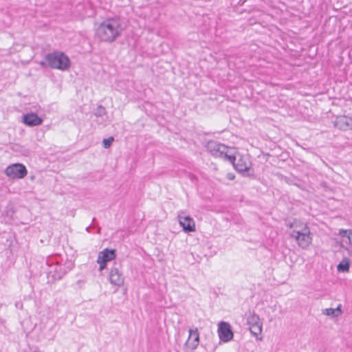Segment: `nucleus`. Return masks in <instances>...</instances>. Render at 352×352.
<instances>
[{
	"label": "nucleus",
	"instance_id": "obj_1",
	"mask_svg": "<svg viewBox=\"0 0 352 352\" xmlns=\"http://www.w3.org/2000/svg\"><path fill=\"white\" fill-rule=\"evenodd\" d=\"M119 19H109L96 29V36L102 42H113L122 31Z\"/></svg>",
	"mask_w": 352,
	"mask_h": 352
},
{
	"label": "nucleus",
	"instance_id": "obj_2",
	"mask_svg": "<svg viewBox=\"0 0 352 352\" xmlns=\"http://www.w3.org/2000/svg\"><path fill=\"white\" fill-rule=\"evenodd\" d=\"M289 236L302 248L307 249L312 242L311 233L306 223L300 221H294L289 223Z\"/></svg>",
	"mask_w": 352,
	"mask_h": 352
},
{
	"label": "nucleus",
	"instance_id": "obj_3",
	"mask_svg": "<svg viewBox=\"0 0 352 352\" xmlns=\"http://www.w3.org/2000/svg\"><path fill=\"white\" fill-rule=\"evenodd\" d=\"M40 65L60 71H67L71 67V60L63 52L56 51L46 54L44 60L41 61Z\"/></svg>",
	"mask_w": 352,
	"mask_h": 352
},
{
	"label": "nucleus",
	"instance_id": "obj_4",
	"mask_svg": "<svg viewBox=\"0 0 352 352\" xmlns=\"http://www.w3.org/2000/svg\"><path fill=\"white\" fill-rule=\"evenodd\" d=\"M207 151L214 157L222 158L228 162L234 160L237 150L234 147H228L215 141H209L206 144Z\"/></svg>",
	"mask_w": 352,
	"mask_h": 352
},
{
	"label": "nucleus",
	"instance_id": "obj_5",
	"mask_svg": "<svg viewBox=\"0 0 352 352\" xmlns=\"http://www.w3.org/2000/svg\"><path fill=\"white\" fill-rule=\"evenodd\" d=\"M246 320L249 326V329L253 336H254L257 340H261L262 338L259 337V336L262 333L263 322L259 316L254 311H249L246 314Z\"/></svg>",
	"mask_w": 352,
	"mask_h": 352
},
{
	"label": "nucleus",
	"instance_id": "obj_6",
	"mask_svg": "<svg viewBox=\"0 0 352 352\" xmlns=\"http://www.w3.org/2000/svg\"><path fill=\"white\" fill-rule=\"evenodd\" d=\"M5 175L10 179H23L27 174L26 167L20 163H16L8 166L4 170Z\"/></svg>",
	"mask_w": 352,
	"mask_h": 352
},
{
	"label": "nucleus",
	"instance_id": "obj_7",
	"mask_svg": "<svg viewBox=\"0 0 352 352\" xmlns=\"http://www.w3.org/2000/svg\"><path fill=\"white\" fill-rule=\"evenodd\" d=\"M235 154V157L234 161L230 162L235 169L240 172H247L252 167V162L248 156H242L240 155Z\"/></svg>",
	"mask_w": 352,
	"mask_h": 352
},
{
	"label": "nucleus",
	"instance_id": "obj_8",
	"mask_svg": "<svg viewBox=\"0 0 352 352\" xmlns=\"http://www.w3.org/2000/svg\"><path fill=\"white\" fill-rule=\"evenodd\" d=\"M217 333L220 340L223 342L232 340L234 337L232 327L227 322L221 321L219 323Z\"/></svg>",
	"mask_w": 352,
	"mask_h": 352
},
{
	"label": "nucleus",
	"instance_id": "obj_9",
	"mask_svg": "<svg viewBox=\"0 0 352 352\" xmlns=\"http://www.w3.org/2000/svg\"><path fill=\"white\" fill-rule=\"evenodd\" d=\"M109 280L112 285L117 287H120L124 285V277L118 267L113 266L111 268L109 274Z\"/></svg>",
	"mask_w": 352,
	"mask_h": 352
},
{
	"label": "nucleus",
	"instance_id": "obj_10",
	"mask_svg": "<svg viewBox=\"0 0 352 352\" xmlns=\"http://www.w3.org/2000/svg\"><path fill=\"white\" fill-rule=\"evenodd\" d=\"M178 222L186 233L194 232L196 231L195 222L190 216H183L179 214L177 216Z\"/></svg>",
	"mask_w": 352,
	"mask_h": 352
},
{
	"label": "nucleus",
	"instance_id": "obj_11",
	"mask_svg": "<svg viewBox=\"0 0 352 352\" xmlns=\"http://www.w3.org/2000/svg\"><path fill=\"white\" fill-rule=\"evenodd\" d=\"M188 332L189 335L186 342V345H187L190 349L194 350L197 349L199 344V333L197 328L194 329H190Z\"/></svg>",
	"mask_w": 352,
	"mask_h": 352
},
{
	"label": "nucleus",
	"instance_id": "obj_12",
	"mask_svg": "<svg viewBox=\"0 0 352 352\" xmlns=\"http://www.w3.org/2000/svg\"><path fill=\"white\" fill-rule=\"evenodd\" d=\"M334 126L342 130L351 129L352 128V118L342 116L337 117L334 122Z\"/></svg>",
	"mask_w": 352,
	"mask_h": 352
},
{
	"label": "nucleus",
	"instance_id": "obj_13",
	"mask_svg": "<svg viewBox=\"0 0 352 352\" xmlns=\"http://www.w3.org/2000/svg\"><path fill=\"white\" fill-rule=\"evenodd\" d=\"M23 122L29 126H39L43 122V119L36 113H30L23 116Z\"/></svg>",
	"mask_w": 352,
	"mask_h": 352
},
{
	"label": "nucleus",
	"instance_id": "obj_14",
	"mask_svg": "<svg viewBox=\"0 0 352 352\" xmlns=\"http://www.w3.org/2000/svg\"><path fill=\"white\" fill-rule=\"evenodd\" d=\"M116 256L115 250L104 249L98 253L97 263H107L113 260Z\"/></svg>",
	"mask_w": 352,
	"mask_h": 352
},
{
	"label": "nucleus",
	"instance_id": "obj_15",
	"mask_svg": "<svg viewBox=\"0 0 352 352\" xmlns=\"http://www.w3.org/2000/svg\"><path fill=\"white\" fill-rule=\"evenodd\" d=\"M337 269L340 272H348L349 269V261L347 258H344L338 265Z\"/></svg>",
	"mask_w": 352,
	"mask_h": 352
},
{
	"label": "nucleus",
	"instance_id": "obj_16",
	"mask_svg": "<svg viewBox=\"0 0 352 352\" xmlns=\"http://www.w3.org/2000/svg\"><path fill=\"white\" fill-rule=\"evenodd\" d=\"M338 234L341 237H345L352 245V230H340Z\"/></svg>",
	"mask_w": 352,
	"mask_h": 352
},
{
	"label": "nucleus",
	"instance_id": "obj_17",
	"mask_svg": "<svg viewBox=\"0 0 352 352\" xmlns=\"http://www.w3.org/2000/svg\"><path fill=\"white\" fill-rule=\"evenodd\" d=\"M342 314L341 305H338L336 309H331V317H338Z\"/></svg>",
	"mask_w": 352,
	"mask_h": 352
},
{
	"label": "nucleus",
	"instance_id": "obj_18",
	"mask_svg": "<svg viewBox=\"0 0 352 352\" xmlns=\"http://www.w3.org/2000/svg\"><path fill=\"white\" fill-rule=\"evenodd\" d=\"M113 141V137H110V138H109L107 139H104L103 141H102L104 147L105 148H107L110 147V146L111 145Z\"/></svg>",
	"mask_w": 352,
	"mask_h": 352
},
{
	"label": "nucleus",
	"instance_id": "obj_19",
	"mask_svg": "<svg viewBox=\"0 0 352 352\" xmlns=\"http://www.w3.org/2000/svg\"><path fill=\"white\" fill-rule=\"evenodd\" d=\"M100 265L99 270L102 271L106 267L107 263H98Z\"/></svg>",
	"mask_w": 352,
	"mask_h": 352
},
{
	"label": "nucleus",
	"instance_id": "obj_20",
	"mask_svg": "<svg viewBox=\"0 0 352 352\" xmlns=\"http://www.w3.org/2000/svg\"><path fill=\"white\" fill-rule=\"evenodd\" d=\"M227 177L230 179V180H232L234 179V175L232 173H228L227 175Z\"/></svg>",
	"mask_w": 352,
	"mask_h": 352
},
{
	"label": "nucleus",
	"instance_id": "obj_21",
	"mask_svg": "<svg viewBox=\"0 0 352 352\" xmlns=\"http://www.w3.org/2000/svg\"><path fill=\"white\" fill-rule=\"evenodd\" d=\"M324 314L329 316L330 315V309H325L323 311Z\"/></svg>",
	"mask_w": 352,
	"mask_h": 352
},
{
	"label": "nucleus",
	"instance_id": "obj_22",
	"mask_svg": "<svg viewBox=\"0 0 352 352\" xmlns=\"http://www.w3.org/2000/svg\"><path fill=\"white\" fill-rule=\"evenodd\" d=\"M100 113L102 112V111H104V108H102V107H100Z\"/></svg>",
	"mask_w": 352,
	"mask_h": 352
}]
</instances>
